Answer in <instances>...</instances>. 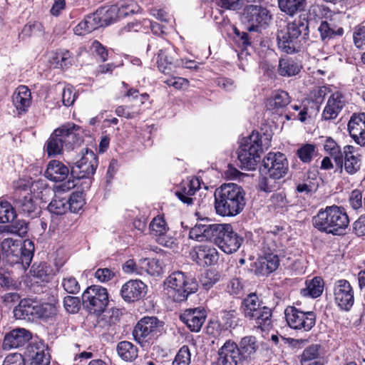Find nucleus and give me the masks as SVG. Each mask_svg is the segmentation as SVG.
Masks as SVG:
<instances>
[{
  "instance_id": "5",
  "label": "nucleus",
  "mask_w": 365,
  "mask_h": 365,
  "mask_svg": "<svg viewBox=\"0 0 365 365\" xmlns=\"http://www.w3.org/2000/svg\"><path fill=\"white\" fill-rule=\"evenodd\" d=\"M165 285L168 294L176 302L185 301L190 294L196 292L198 289L195 279L180 271L170 274L166 278Z\"/></svg>"
},
{
  "instance_id": "46",
  "label": "nucleus",
  "mask_w": 365,
  "mask_h": 365,
  "mask_svg": "<svg viewBox=\"0 0 365 365\" xmlns=\"http://www.w3.org/2000/svg\"><path fill=\"white\" fill-rule=\"evenodd\" d=\"M324 149L326 153L334 160L335 165H336L344 156V148L341 149L337 143L331 138H327L325 140Z\"/></svg>"
},
{
  "instance_id": "30",
  "label": "nucleus",
  "mask_w": 365,
  "mask_h": 365,
  "mask_svg": "<svg viewBox=\"0 0 365 365\" xmlns=\"http://www.w3.org/2000/svg\"><path fill=\"white\" fill-rule=\"evenodd\" d=\"M38 302L31 299H21L14 309V315L16 319L33 320L36 318Z\"/></svg>"
},
{
  "instance_id": "41",
  "label": "nucleus",
  "mask_w": 365,
  "mask_h": 365,
  "mask_svg": "<svg viewBox=\"0 0 365 365\" xmlns=\"http://www.w3.org/2000/svg\"><path fill=\"white\" fill-rule=\"evenodd\" d=\"M263 304L255 293H251L245 297L241 304L240 309L246 319H248L254 312Z\"/></svg>"
},
{
  "instance_id": "48",
  "label": "nucleus",
  "mask_w": 365,
  "mask_h": 365,
  "mask_svg": "<svg viewBox=\"0 0 365 365\" xmlns=\"http://www.w3.org/2000/svg\"><path fill=\"white\" fill-rule=\"evenodd\" d=\"M280 9L289 14L294 15L297 12L303 10L304 0H278Z\"/></svg>"
},
{
  "instance_id": "6",
  "label": "nucleus",
  "mask_w": 365,
  "mask_h": 365,
  "mask_svg": "<svg viewBox=\"0 0 365 365\" xmlns=\"http://www.w3.org/2000/svg\"><path fill=\"white\" fill-rule=\"evenodd\" d=\"M263 152L262 136L258 132L253 131L250 135L242 139L237 150V158L241 168L253 170L260 160Z\"/></svg>"
},
{
  "instance_id": "34",
  "label": "nucleus",
  "mask_w": 365,
  "mask_h": 365,
  "mask_svg": "<svg viewBox=\"0 0 365 365\" xmlns=\"http://www.w3.org/2000/svg\"><path fill=\"white\" fill-rule=\"evenodd\" d=\"M272 316L271 309L262 304L247 319L253 322L262 331H266L272 326Z\"/></svg>"
},
{
  "instance_id": "44",
  "label": "nucleus",
  "mask_w": 365,
  "mask_h": 365,
  "mask_svg": "<svg viewBox=\"0 0 365 365\" xmlns=\"http://www.w3.org/2000/svg\"><path fill=\"white\" fill-rule=\"evenodd\" d=\"M3 259L10 264V257L16 255L21 252V242L19 240H15L11 238L4 239L1 243Z\"/></svg>"
},
{
  "instance_id": "21",
  "label": "nucleus",
  "mask_w": 365,
  "mask_h": 365,
  "mask_svg": "<svg viewBox=\"0 0 365 365\" xmlns=\"http://www.w3.org/2000/svg\"><path fill=\"white\" fill-rule=\"evenodd\" d=\"M190 256L198 265L211 266L218 261V252L212 246L200 245L195 247L191 252Z\"/></svg>"
},
{
  "instance_id": "56",
  "label": "nucleus",
  "mask_w": 365,
  "mask_h": 365,
  "mask_svg": "<svg viewBox=\"0 0 365 365\" xmlns=\"http://www.w3.org/2000/svg\"><path fill=\"white\" fill-rule=\"evenodd\" d=\"M191 362V354L187 346H182L177 352L173 365H190Z\"/></svg>"
},
{
  "instance_id": "17",
  "label": "nucleus",
  "mask_w": 365,
  "mask_h": 365,
  "mask_svg": "<svg viewBox=\"0 0 365 365\" xmlns=\"http://www.w3.org/2000/svg\"><path fill=\"white\" fill-rule=\"evenodd\" d=\"M165 46L159 49L158 53L157 65L159 71L165 74L174 73L180 67V61L176 58V53L173 47L163 39L160 40Z\"/></svg>"
},
{
  "instance_id": "26",
  "label": "nucleus",
  "mask_w": 365,
  "mask_h": 365,
  "mask_svg": "<svg viewBox=\"0 0 365 365\" xmlns=\"http://www.w3.org/2000/svg\"><path fill=\"white\" fill-rule=\"evenodd\" d=\"M150 234L157 237L159 244L168 247L173 243V239L168 235L169 228L163 217H154L150 223Z\"/></svg>"
},
{
  "instance_id": "12",
  "label": "nucleus",
  "mask_w": 365,
  "mask_h": 365,
  "mask_svg": "<svg viewBox=\"0 0 365 365\" xmlns=\"http://www.w3.org/2000/svg\"><path fill=\"white\" fill-rule=\"evenodd\" d=\"M288 325L294 329L309 331L316 324V314L314 312H304L294 307H288L284 311Z\"/></svg>"
},
{
  "instance_id": "49",
  "label": "nucleus",
  "mask_w": 365,
  "mask_h": 365,
  "mask_svg": "<svg viewBox=\"0 0 365 365\" xmlns=\"http://www.w3.org/2000/svg\"><path fill=\"white\" fill-rule=\"evenodd\" d=\"M264 175L259 178V189L264 192H271L276 190L279 187L277 181L280 178H274L269 174H263Z\"/></svg>"
},
{
  "instance_id": "23",
  "label": "nucleus",
  "mask_w": 365,
  "mask_h": 365,
  "mask_svg": "<svg viewBox=\"0 0 365 365\" xmlns=\"http://www.w3.org/2000/svg\"><path fill=\"white\" fill-rule=\"evenodd\" d=\"M206 317L205 309L197 307L185 310L180 314V319L191 331L198 332L205 323Z\"/></svg>"
},
{
  "instance_id": "43",
  "label": "nucleus",
  "mask_w": 365,
  "mask_h": 365,
  "mask_svg": "<svg viewBox=\"0 0 365 365\" xmlns=\"http://www.w3.org/2000/svg\"><path fill=\"white\" fill-rule=\"evenodd\" d=\"M323 290V279L319 277H315L311 280L306 281V287L301 290V294L304 297L317 298L322 294Z\"/></svg>"
},
{
  "instance_id": "1",
  "label": "nucleus",
  "mask_w": 365,
  "mask_h": 365,
  "mask_svg": "<svg viewBox=\"0 0 365 365\" xmlns=\"http://www.w3.org/2000/svg\"><path fill=\"white\" fill-rule=\"evenodd\" d=\"M245 191L235 183L221 185L215 192V208L221 216H235L245 206Z\"/></svg>"
},
{
  "instance_id": "8",
  "label": "nucleus",
  "mask_w": 365,
  "mask_h": 365,
  "mask_svg": "<svg viewBox=\"0 0 365 365\" xmlns=\"http://www.w3.org/2000/svg\"><path fill=\"white\" fill-rule=\"evenodd\" d=\"M82 300L83 306L90 313L100 315L108 304V293L101 286L92 285L84 291Z\"/></svg>"
},
{
  "instance_id": "16",
  "label": "nucleus",
  "mask_w": 365,
  "mask_h": 365,
  "mask_svg": "<svg viewBox=\"0 0 365 365\" xmlns=\"http://www.w3.org/2000/svg\"><path fill=\"white\" fill-rule=\"evenodd\" d=\"M361 165V157L356 153L355 147L351 145L344 146V156L336 165L340 173L355 175L360 170Z\"/></svg>"
},
{
  "instance_id": "18",
  "label": "nucleus",
  "mask_w": 365,
  "mask_h": 365,
  "mask_svg": "<svg viewBox=\"0 0 365 365\" xmlns=\"http://www.w3.org/2000/svg\"><path fill=\"white\" fill-rule=\"evenodd\" d=\"M317 30L322 41L324 42L336 36H341L344 34V29L341 24L339 15L330 13L321 21Z\"/></svg>"
},
{
  "instance_id": "50",
  "label": "nucleus",
  "mask_w": 365,
  "mask_h": 365,
  "mask_svg": "<svg viewBox=\"0 0 365 365\" xmlns=\"http://www.w3.org/2000/svg\"><path fill=\"white\" fill-rule=\"evenodd\" d=\"M321 346L319 344H312L307 347L302 352L300 363L314 361H321Z\"/></svg>"
},
{
  "instance_id": "37",
  "label": "nucleus",
  "mask_w": 365,
  "mask_h": 365,
  "mask_svg": "<svg viewBox=\"0 0 365 365\" xmlns=\"http://www.w3.org/2000/svg\"><path fill=\"white\" fill-rule=\"evenodd\" d=\"M302 65L296 59L290 57L282 58L279 61L277 72L283 77H292L301 71Z\"/></svg>"
},
{
  "instance_id": "13",
  "label": "nucleus",
  "mask_w": 365,
  "mask_h": 365,
  "mask_svg": "<svg viewBox=\"0 0 365 365\" xmlns=\"http://www.w3.org/2000/svg\"><path fill=\"white\" fill-rule=\"evenodd\" d=\"M288 170V162L281 153H269L262 160L260 171L277 178L284 177Z\"/></svg>"
},
{
  "instance_id": "3",
  "label": "nucleus",
  "mask_w": 365,
  "mask_h": 365,
  "mask_svg": "<svg viewBox=\"0 0 365 365\" xmlns=\"http://www.w3.org/2000/svg\"><path fill=\"white\" fill-rule=\"evenodd\" d=\"M309 24L304 19H295L288 23L277 32L279 48L288 54L294 53L299 48V38L308 35Z\"/></svg>"
},
{
  "instance_id": "39",
  "label": "nucleus",
  "mask_w": 365,
  "mask_h": 365,
  "mask_svg": "<svg viewBox=\"0 0 365 365\" xmlns=\"http://www.w3.org/2000/svg\"><path fill=\"white\" fill-rule=\"evenodd\" d=\"M98 18L97 14L88 15L73 29L74 34L78 36L86 35L101 26L102 24L99 23Z\"/></svg>"
},
{
  "instance_id": "11",
  "label": "nucleus",
  "mask_w": 365,
  "mask_h": 365,
  "mask_svg": "<svg viewBox=\"0 0 365 365\" xmlns=\"http://www.w3.org/2000/svg\"><path fill=\"white\" fill-rule=\"evenodd\" d=\"M271 20L269 11L260 5H248L242 14V21L249 31H259L265 29Z\"/></svg>"
},
{
  "instance_id": "62",
  "label": "nucleus",
  "mask_w": 365,
  "mask_h": 365,
  "mask_svg": "<svg viewBox=\"0 0 365 365\" xmlns=\"http://www.w3.org/2000/svg\"><path fill=\"white\" fill-rule=\"evenodd\" d=\"M220 280V275L214 271H207L202 279V285L206 289H210Z\"/></svg>"
},
{
  "instance_id": "29",
  "label": "nucleus",
  "mask_w": 365,
  "mask_h": 365,
  "mask_svg": "<svg viewBox=\"0 0 365 365\" xmlns=\"http://www.w3.org/2000/svg\"><path fill=\"white\" fill-rule=\"evenodd\" d=\"M279 264V255L278 253H266L255 262V274L262 276L267 275L275 271Z\"/></svg>"
},
{
  "instance_id": "31",
  "label": "nucleus",
  "mask_w": 365,
  "mask_h": 365,
  "mask_svg": "<svg viewBox=\"0 0 365 365\" xmlns=\"http://www.w3.org/2000/svg\"><path fill=\"white\" fill-rule=\"evenodd\" d=\"M13 103L19 114H22L28 110L31 103V93L26 86H19L12 96Z\"/></svg>"
},
{
  "instance_id": "55",
  "label": "nucleus",
  "mask_w": 365,
  "mask_h": 365,
  "mask_svg": "<svg viewBox=\"0 0 365 365\" xmlns=\"http://www.w3.org/2000/svg\"><path fill=\"white\" fill-rule=\"evenodd\" d=\"M57 307L54 304L38 302L36 318L48 319L54 317L57 314Z\"/></svg>"
},
{
  "instance_id": "35",
  "label": "nucleus",
  "mask_w": 365,
  "mask_h": 365,
  "mask_svg": "<svg viewBox=\"0 0 365 365\" xmlns=\"http://www.w3.org/2000/svg\"><path fill=\"white\" fill-rule=\"evenodd\" d=\"M34 244L31 241H26L21 247V252L10 257V264H21L24 269L29 267L34 257Z\"/></svg>"
},
{
  "instance_id": "59",
  "label": "nucleus",
  "mask_w": 365,
  "mask_h": 365,
  "mask_svg": "<svg viewBox=\"0 0 365 365\" xmlns=\"http://www.w3.org/2000/svg\"><path fill=\"white\" fill-rule=\"evenodd\" d=\"M118 5L120 19L125 17L130 14H134L138 11V6L133 1H124Z\"/></svg>"
},
{
  "instance_id": "58",
  "label": "nucleus",
  "mask_w": 365,
  "mask_h": 365,
  "mask_svg": "<svg viewBox=\"0 0 365 365\" xmlns=\"http://www.w3.org/2000/svg\"><path fill=\"white\" fill-rule=\"evenodd\" d=\"M68 209L73 212H78L84 205V199L81 192H73L68 197Z\"/></svg>"
},
{
  "instance_id": "47",
  "label": "nucleus",
  "mask_w": 365,
  "mask_h": 365,
  "mask_svg": "<svg viewBox=\"0 0 365 365\" xmlns=\"http://www.w3.org/2000/svg\"><path fill=\"white\" fill-rule=\"evenodd\" d=\"M142 275L145 273L152 276H158L163 272L162 262L157 259H143L141 260Z\"/></svg>"
},
{
  "instance_id": "32",
  "label": "nucleus",
  "mask_w": 365,
  "mask_h": 365,
  "mask_svg": "<svg viewBox=\"0 0 365 365\" xmlns=\"http://www.w3.org/2000/svg\"><path fill=\"white\" fill-rule=\"evenodd\" d=\"M237 346L241 359H242L245 365H250L253 355L259 348V344L256 337L254 336H246L242 338Z\"/></svg>"
},
{
  "instance_id": "7",
  "label": "nucleus",
  "mask_w": 365,
  "mask_h": 365,
  "mask_svg": "<svg viewBox=\"0 0 365 365\" xmlns=\"http://www.w3.org/2000/svg\"><path fill=\"white\" fill-rule=\"evenodd\" d=\"M16 188L13 194V204L15 210L25 217L30 218L37 217L41 212V207L38 205L37 199L31 194L29 187L24 185L23 188Z\"/></svg>"
},
{
  "instance_id": "28",
  "label": "nucleus",
  "mask_w": 365,
  "mask_h": 365,
  "mask_svg": "<svg viewBox=\"0 0 365 365\" xmlns=\"http://www.w3.org/2000/svg\"><path fill=\"white\" fill-rule=\"evenodd\" d=\"M200 188V181L199 178L192 177L183 180L175 192L176 196L182 202L191 205L192 203V197L196 191Z\"/></svg>"
},
{
  "instance_id": "42",
  "label": "nucleus",
  "mask_w": 365,
  "mask_h": 365,
  "mask_svg": "<svg viewBox=\"0 0 365 365\" xmlns=\"http://www.w3.org/2000/svg\"><path fill=\"white\" fill-rule=\"evenodd\" d=\"M31 352L34 354L31 356L30 362L26 364V365L50 364L51 356L44 345L41 344V346L32 345L31 346Z\"/></svg>"
},
{
  "instance_id": "25",
  "label": "nucleus",
  "mask_w": 365,
  "mask_h": 365,
  "mask_svg": "<svg viewBox=\"0 0 365 365\" xmlns=\"http://www.w3.org/2000/svg\"><path fill=\"white\" fill-rule=\"evenodd\" d=\"M346 101L345 96L340 91L333 93L328 98L322 112V118L325 120L335 119L341 111Z\"/></svg>"
},
{
  "instance_id": "27",
  "label": "nucleus",
  "mask_w": 365,
  "mask_h": 365,
  "mask_svg": "<svg viewBox=\"0 0 365 365\" xmlns=\"http://www.w3.org/2000/svg\"><path fill=\"white\" fill-rule=\"evenodd\" d=\"M31 338L30 331L24 328L14 329L6 334L4 339L3 348L11 349L24 346Z\"/></svg>"
},
{
  "instance_id": "57",
  "label": "nucleus",
  "mask_w": 365,
  "mask_h": 365,
  "mask_svg": "<svg viewBox=\"0 0 365 365\" xmlns=\"http://www.w3.org/2000/svg\"><path fill=\"white\" fill-rule=\"evenodd\" d=\"M61 286L68 294H75L80 291V284L77 279L71 275H66L63 277Z\"/></svg>"
},
{
  "instance_id": "36",
  "label": "nucleus",
  "mask_w": 365,
  "mask_h": 365,
  "mask_svg": "<svg viewBox=\"0 0 365 365\" xmlns=\"http://www.w3.org/2000/svg\"><path fill=\"white\" fill-rule=\"evenodd\" d=\"M69 169L63 163L53 160L49 162L45 172V176L52 181H63L67 178Z\"/></svg>"
},
{
  "instance_id": "22",
  "label": "nucleus",
  "mask_w": 365,
  "mask_h": 365,
  "mask_svg": "<svg viewBox=\"0 0 365 365\" xmlns=\"http://www.w3.org/2000/svg\"><path fill=\"white\" fill-rule=\"evenodd\" d=\"M347 126L354 142L360 146H365V113H353Z\"/></svg>"
},
{
  "instance_id": "24",
  "label": "nucleus",
  "mask_w": 365,
  "mask_h": 365,
  "mask_svg": "<svg viewBox=\"0 0 365 365\" xmlns=\"http://www.w3.org/2000/svg\"><path fill=\"white\" fill-rule=\"evenodd\" d=\"M147 293V286L142 281L131 279L121 287L120 295L125 302H135L143 298Z\"/></svg>"
},
{
  "instance_id": "64",
  "label": "nucleus",
  "mask_w": 365,
  "mask_h": 365,
  "mask_svg": "<svg viewBox=\"0 0 365 365\" xmlns=\"http://www.w3.org/2000/svg\"><path fill=\"white\" fill-rule=\"evenodd\" d=\"M3 365H26L21 354L14 353L9 354L4 360Z\"/></svg>"
},
{
  "instance_id": "53",
  "label": "nucleus",
  "mask_w": 365,
  "mask_h": 365,
  "mask_svg": "<svg viewBox=\"0 0 365 365\" xmlns=\"http://www.w3.org/2000/svg\"><path fill=\"white\" fill-rule=\"evenodd\" d=\"M31 272L34 277L41 281H47L51 269L46 263L41 262L38 264H34L31 267Z\"/></svg>"
},
{
  "instance_id": "51",
  "label": "nucleus",
  "mask_w": 365,
  "mask_h": 365,
  "mask_svg": "<svg viewBox=\"0 0 365 365\" xmlns=\"http://www.w3.org/2000/svg\"><path fill=\"white\" fill-rule=\"evenodd\" d=\"M16 217L14 206L7 201H0V223H7Z\"/></svg>"
},
{
  "instance_id": "60",
  "label": "nucleus",
  "mask_w": 365,
  "mask_h": 365,
  "mask_svg": "<svg viewBox=\"0 0 365 365\" xmlns=\"http://www.w3.org/2000/svg\"><path fill=\"white\" fill-rule=\"evenodd\" d=\"M56 63L63 68L68 67L73 63V58L69 51H63L57 53L56 56Z\"/></svg>"
},
{
  "instance_id": "9",
  "label": "nucleus",
  "mask_w": 365,
  "mask_h": 365,
  "mask_svg": "<svg viewBox=\"0 0 365 365\" xmlns=\"http://www.w3.org/2000/svg\"><path fill=\"white\" fill-rule=\"evenodd\" d=\"M212 242L227 254L238 250L243 241L236 232H233L230 225L218 224Z\"/></svg>"
},
{
  "instance_id": "61",
  "label": "nucleus",
  "mask_w": 365,
  "mask_h": 365,
  "mask_svg": "<svg viewBox=\"0 0 365 365\" xmlns=\"http://www.w3.org/2000/svg\"><path fill=\"white\" fill-rule=\"evenodd\" d=\"M77 95L71 86H66L62 91V102L65 106H70L73 104Z\"/></svg>"
},
{
  "instance_id": "14",
  "label": "nucleus",
  "mask_w": 365,
  "mask_h": 365,
  "mask_svg": "<svg viewBox=\"0 0 365 365\" xmlns=\"http://www.w3.org/2000/svg\"><path fill=\"white\" fill-rule=\"evenodd\" d=\"M98 166L96 155L88 148L82 151L81 158L71 168V173L77 179L89 178L93 175Z\"/></svg>"
},
{
  "instance_id": "63",
  "label": "nucleus",
  "mask_w": 365,
  "mask_h": 365,
  "mask_svg": "<svg viewBox=\"0 0 365 365\" xmlns=\"http://www.w3.org/2000/svg\"><path fill=\"white\" fill-rule=\"evenodd\" d=\"M354 44L357 48L365 46V26H359L355 29L353 34Z\"/></svg>"
},
{
  "instance_id": "10",
  "label": "nucleus",
  "mask_w": 365,
  "mask_h": 365,
  "mask_svg": "<svg viewBox=\"0 0 365 365\" xmlns=\"http://www.w3.org/2000/svg\"><path fill=\"white\" fill-rule=\"evenodd\" d=\"M164 323L155 317H145L135 326L133 335L136 341L143 344L153 340L163 330Z\"/></svg>"
},
{
  "instance_id": "15",
  "label": "nucleus",
  "mask_w": 365,
  "mask_h": 365,
  "mask_svg": "<svg viewBox=\"0 0 365 365\" xmlns=\"http://www.w3.org/2000/svg\"><path fill=\"white\" fill-rule=\"evenodd\" d=\"M76 183L74 180H68V181L57 185L54 188V196L48 205V210L53 214L61 215L66 212L68 209V196L65 195L66 192L75 187Z\"/></svg>"
},
{
  "instance_id": "33",
  "label": "nucleus",
  "mask_w": 365,
  "mask_h": 365,
  "mask_svg": "<svg viewBox=\"0 0 365 365\" xmlns=\"http://www.w3.org/2000/svg\"><path fill=\"white\" fill-rule=\"evenodd\" d=\"M218 224L196 225L189 232V237L198 242H212Z\"/></svg>"
},
{
  "instance_id": "52",
  "label": "nucleus",
  "mask_w": 365,
  "mask_h": 365,
  "mask_svg": "<svg viewBox=\"0 0 365 365\" xmlns=\"http://www.w3.org/2000/svg\"><path fill=\"white\" fill-rule=\"evenodd\" d=\"M315 153L316 146L309 143L302 145L297 151L298 158L304 163H310Z\"/></svg>"
},
{
  "instance_id": "20",
  "label": "nucleus",
  "mask_w": 365,
  "mask_h": 365,
  "mask_svg": "<svg viewBox=\"0 0 365 365\" xmlns=\"http://www.w3.org/2000/svg\"><path fill=\"white\" fill-rule=\"evenodd\" d=\"M225 361L226 365H245L237 344L231 340H227L218 350L217 365H223Z\"/></svg>"
},
{
  "instance_id": "2",
  "label": "nucleus",
  "mask_w": 365,
  "mask_h": 365,
  "mask_svg": "<svg viewBox=\"0 0 365 365\" xmlns=\"http://www.w3.org/2000/svg\"><path fill=\"white\" fill-rule=\"evenodd\" d=\"M313 226L327 234L341 235L349 225V218L344 208L336 205L321 209L312 218Z\"/></svg>"
},
{
  "instance_id": "4",
  "label": "nucleus",
  "mask_w": 365,
  "mask_h": 365,
  "mask_svg": "<svg viewBox=\"0 0 365 365\" xmlns=\"http://www.w3.org/2000/svg\"><path fill=\"white\" fill-rule=\"evenodd\" d=\"M79 127L74 123H66L56 129L45 145L48 155H59L63 148L67 150L73 149L80 140L79 136L76 133Z\"/></svg>"
},
{
  "instance_id": "19",
  "label": "nucleus",
  "mask_w": 365,
  "mask_h": 365,
  "mask_svg": "<svg viewBox=\"0 0 365 365\" xmlns=\"http://www.w3.org/2000/svg\"><path fill=\"white\" fill-rule=\"evenodd\" d=\"M334 299L337 305L344 310H349L354 303V290L346 279L336 282L334 285Z\"/></svg>"
},
{
  "instance_id": "38",
  "label": "nucleus",
  "mask_w": 365,
  "mask_h": 365,
  "mask_svg": "<svg viewBox=\"0 0 365 365\" xmlns=\"http://www.w3.org/2000/svg\"><path fill=\"white\" fill-rule=\"evenodd\" d=\"M290 103V98L284 91H276L267 99L266 106L267 109L277 112L279 109L286 107Z\"/></svg>"
},
{
  "instance_id": "40",
  "label": "nucleus",
  "mask_w": 365,
  "mask_h": 365,
  "mask_svg": "<svg viewBox=\"0 0 365 365\" xmlns=\"http://www.w3.org/2000/svg\"><path fill=\"white\" fill-rule=\"evenodd\" d=\"M94 14H97L98 21L103 26H108L120 19L118 5H112L108 8L103 7L96 11Z\"/></svg>"
},
{
  "instance_id": "45",
  "label": "nucleus",
  "mask_w": 365,
  "mask_h": 365,
  "mask_svg": "<svg viewBox=\"0 0 365 365\" xmlns=\"http://www.w3.org/2000/svg\"><path fill=\"white\" fill-rule=\"evenodd\" d=\"M118 356L126 361H132L138 356V349L130 341H123L117 345Z\"/></svg>"
},
{
  "instance_id": "54",
  "label": "nucleus",
  "mask_w": 365,
  "mask_h": 365,
  "mask_svg": "<svg viewBox=\"0 0 365 365\" xmlns=\"http://www.w3.org/2000/svg\"><path fill=\"white\" fill-rule=\"evenodd\" d=\"M277 235L274 234H267L263 242V250L264 254L266 253H278L279 257H282V250L276 243Z\"/></svg>"
}]
</instances>
